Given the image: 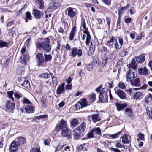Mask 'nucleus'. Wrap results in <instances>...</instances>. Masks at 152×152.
<instances>
[{"instance_id": "1", "label": "nucleus", "mask_w": 152, "mask_h": 152, "mask_svg": "<svg viewBox=\"0 0 152 152\" xmlns=\"http://www.w3.org/2000/svg\"><path fill=\"white\" fill-rule=\"evenodd\" d=\"M35 45L36 48L39 50L47 52L51 50V48L50 45V39L48 37L37 39L35 42Z\"/></svg>"}, {"instance_id": "2", "label": "nucleus", "mask_w": 152, "mask_h": 152, "mask_svg": "<svg viewBox=\"0 0 152 152\" xmlns=\"http://www.w3.org/2000/svg\"><path fill=\"white\" fill-rule=\"evenodd\" d=\"M86 128V124L83 122L73 131V134L75 139L77 140L82 136Z\"/></svg>"}, {"instance_id": "3", "label": "nucleus", "mask_w": 152, "mask_h": 152, "mask_svg": "<svg viewBox=\"0 0 152 152\" xmlns=\"http://www.w3.org/2000/svg\"><path fill=\"white\" fill-rule=\"evenodd\" d=\"M41 78L47 79L49 78L50 77L52 79V83L53 86H56L58 84L56 78L52 73H45L41 74L39 76Z\"/></svg>"}, {"instance_id": "4", "label": "nucleus", "mask_w": 152, "mask_h": 152, "mask_svg": "<svg viewBox=\"0 0 152 152\" xmlns=\"http://www.w3.org/2000/svg\"><path fill=\"white\" fill-rule=\"evenodd\" d=\"M107 90V88H104L100 91L99 99V101L103 102H107L108 98Z\"/></svg>"}, {"instance_id": "5", "label": "nucleus", "mask_w": 152, "mask_h": 152, "mask_svg": "<svg viewBox=\"0 0 152 152\" xmlns=\"http://www.w3.org/2000/svg\"><path fill=\"white\" fill-rule=\"evenodd\" d=\"M82 54V50L81 49L77 48H74L72 49L70 56L72 58H75L77 56L78 57H80Z\"/></svg>"}, {"instance_id": "6", "label": "nucleus", "mask_w": 152, "mask_h": 152, "mask_svg": "<svg viewBox=\"0 0 152 152\" xmlns=\"http://www.w3.org/2000/svg\"><path fill=\"white\" fill-rule=\"evenodd\" d=\"M67 15L70 18H73L76 16L77 14L76 10L74 8L69 7L66 10Z\"/></svg>"}, {"instance_id": "7", "label": "nucleus", "mask_w": 152, "mask_h": 152, "mask_svg": "<svg viewBox=\"0 0 152 152\" xmlns=\"http://www.w3.org/2000/svg\"><path fill=\"white\" fill-rule=\"evenodd\" d=\"M88 105L86 99L83 98L81 99V101L78 102L77 104H75V107L77 109H78L80 108L86 107Z\"/></svg>"}, {"instance_id": "8", "label": "nucleus", "mask_w": 152, "mask_h": 152, "mask_svg": "<svg viewBox=\"0 0 152 152\" xmlns=\"http://www.w3.org/2000/svg\"><path fill=\"white\" fill-rule=\"evenodd\" d=\"M137 76V74L132 70H129L126 76L127 81H131Z\"/></svg>"}, {"instance_id": "9", "label": "nucleus", "mask_w": 152, "mask_h": 152, "mask_svg": "<svg viewBox=\"0 0 152 152\" xmlns=\"http://www.w3.org/2000/svg\"><path fill=\"white\" fill-rule=\"evenodd\" d=\"M20 146V143L16 140L12 142L10 146L11 152H17L18 148Z\"/></svg>"}, {"instance_id": "10", "label": "nucleus", "mask_w": 152, "mask_h": 152, "mask_svg": "<svg viewBox=\"0 0 152 152\" xmlns=\"http://www.w3.org/2000/svg\"><path fill=\"white\" fill-rule=\"evenodd\" d=\"M61 134L62 137H66L67 139H70L71 137V132L68 128L61 130Z\"/></svg>"}, {"instance_id": "11", "label": "nucleus", "mask_w": 152, "mask_h": 152, "mask_svg": "<svg viewBox=\"0 0 152 152\" xmlns=\"http://www.w3.org/2000/svg\"><path fill=\"white\" fill-rule=\"evenodd\" d=\"M115 93L121 99H123L126 97V94L122 90L120 89H115Z\"/></svg>"}, {"instance_id": "12", "label": "nucleus", "mask_w": 152, "mask_h": 152, "mask_svg": "<svg viewBox=\"0 0 152 152\" xmlns=\"http://www.w3.org/2000/svg\"><path fill=\"white\" fill-rule=\"evenodd\" d=\"M58 6V3L56 2H53L50 4V6L47 9V12H51L53 10L56 9Z\"/></svg>"}, {"instance_id": "13", "label": "nucleus", "mask_w": 152, "mask_h": 152, "mask_svg": "<svg viewBox=\"0 0 152 152\" xmlns=\"http://www.w3.org/2000/svg\"><path fill=\"white\" fill-rule=\"evenodd\" d=\"M36 57L38 61L39 65H41L44 63V58L42 54L40 53H38L37 54Z\"/></svg>"}, {"instance_id": "14", "label": "nucleus", "mask_w": 152, "mask_h": 152, "mask_svg": "<svg viewBox=\"0 0 152 152\" xmlns=\"http://www.w3.org/2000/svg\"><path fill=\"white\" fill-rule=\"evenodd\" d=\"M65 84L63 83L59 86L56 90V93L58 95L64 94L65 92L64 86Z\"/></svg>"}, {"instance_id": "15", "label": "nucleus", "mask_w": 152, "mask_h": 152, "mask_svg": "<svg viewBox=\"0 0 152 152\" xmlns=\"http://www.w3.org/2000/svg\"><path fill=\"white\" fill-rule=\"evenodd\" d=\"M15 107V103H11L10 101H8L6 104V110L11 111L14 109Z\"/></svg>"}, {"instance_id": "16", "label": "nucleus", "mask_w": 152, "mask_h": 152, "mask_svg": "<svg viewBox=\"0 0 152 152\" xmlns=\"http://www.w3.org/2000/svg\"><path fill=\"white\" fill-rule=\"evenodd\" d=\"M130 82L132 86L136 87L140 86V81L139 78H136Z\"/></svg>"}, {"instance_id": "17", "label": "nucleus", "mask_w": 152, "mask_h": 152, "mask_svg": "<svg viewBox=\"0 0 152 152\" xmlns=\"http://www.w3.org/2000/svg\"><path fill=\"white\" fill-rule=\"evenodd\" d=\"M91 117V119L94 123H95L101 119V118L99 114L98 113L93 114L92 115Z\"/></svg>"}, {"instance_id": "18", "label": "nucleus", "mask_w": 152, "mask_h": 152, "mask_svg": "<svg viewBox=\"0 0 152 152\" xmlns=\"http://www.w3.org/2000/svg\"><path fill=\"white\" fill-rule=\"evenodd\" d=\"M33 15L37 18L40 19L42 15V12L36 9L33 10Z\"/></svg>"}, {"instance_id": "19", "label": "nucleus", "mask_w": 152, "mask_h": 152, "mask_svg": "<svg viewBox=\"0 0 152 152\" xmlns=\"http://www.w3.org/2000/svg\"><path fill=\"white\" fill-rule=\"evenodd\" d=\"M77 31V28L75 26H74L72 29L70 33V35L69 37L70 40H72L74 37L75 33Z\"/></svg>"}, {"instance_id": "20", "label": "nucleus", "mask_w": 152, "mask_h": 152, "mask_svg": "<svg viewBox=\"0 0 152 152\" xmlns=\"http://www.w3.org/2000/svg\"><path fill=\"white\" fill-rule=\"evenodd\" d=\"M25 110L27 113H33L34 109L31 105H26L25 107Z\"/></svg>"}, {"instance_id": "21", "label": "nucleus", "mask_w": 152, "mask_h": 152, "mask_svg": "<svg viewBox=\"0 0 152 152\" xmlns=\"http://www.w3.org/2000/svg\"><path fill=\"white\" fill-rule=\"evenodd\" d=\"M58 124L60 126L61 130L67 128L66 122L63 119L58 122Z\"/></svg>"}, {"instance_id": "22", "label": "nucleus", "mask_w": 152, "mask_h": 152, "mask_svg": "<svg viewBox=\"0 0 152 152\" xmlns=\"http://www.w3.org/2000/svg\"><path fill=\"white\" fill-rule=\"evenodd\" d=\"M83 32L87 35L86 43L87 45L89 46L90 42L91 41V36L87 31H84Z\"/></svg>"}, {"instance_id": "23", "label": "nucleus", "mask_w": 152, "mask_h": 152, "mask_svg": "<svg viewBox=\"0 0 152 152\" xmlns=\"http://www.w3.org/2000/svg\"><path fill=\"white\" fill-rule=\"evenodd\" d=\"M129 67L130 68L135 69L137 68V65L135 59L134 58L132 59L131 61V63L129 64Z\"/></svg>"}, {"instance_id": "24", "label": "nucleus", "mask_w": 152, "mask_h": 152, "mask_svg": "<svg viewBox=\"0 0 152 152\" xmlns=\"http://www.w3.org/2000/svg\"><path fill=\"white\" fill-rule=\"evenodd\" d=\"M135 58L137 62L142 63L145 60V54H143L139 56L136 57Z\"/></svg>"}, {"instance_id": "25", "label": "nucleus", "mask_w": 152, "mask_h": 152, "mask_svg": "<svg viewBox=\"0 0 152 152\" xmlns=\"http://www.w3.org/2000/svg\"><path fill=\"white\" fill-rule=\"evenodd\" d=\"M139 73L141 75H146L148 73V69L145 67L143 68H141L139 69Z\"/></svg>"}, {"instance_id": "26", "label": "nucleus", "mask_w": 152, "mask_h": 152, "mask_svg": "<svg viewBox=\"0 0 152 152\" xmlns=\"http://www.w3.org/2000/svg\"><path fill=\"white\" fill-rule=\"evenodd\" d=\"M124 112L129 117H132L133 116V111L130 108H126Z\"/></svg>"}, {"instance_id": "27", "label": "nucleus", "mask_w": 152, "mask_h": 152, "mask_svg": "<svg viewBox=\"0 0 152 152\" xmlns=\"http://www.w3.org/2000/svg\"><path fill=\"white\" fill-rule=\"evenodd\" d=\"M115 105L118 111L122 110L126 106V104H121L118 103H116Z\"/></svg>"}, {"instance_id": "28", "label": "nucleus", "mask_w": 152, "mask_h": 152, "mask_svg": "<svg viewBox=\"0 0 152 152\" xmlns=\"http://www.w3.org/2000/svg\"><path fill=\"white\" fill-rule=\"evenodd\" d=\"M29 57L27 55H23L21 57L20 62L23 64H26L27 62Z\"/></svg>"}, {"instance_id": "29", "label": "nucleus", "mask_w": 152, "mask_h": 152, "mask_svg": "<svg viewBox=\"0 0 152 152\" xmlns=\"http://www.w3.org/2000/svg\"><path fill=\"white\" fill-rule=\"evenodd\" d=\"M123 143L124 144L129 143V141L128 139V135L127 134H124L121 137Z\"/></svg>"}, {"instance_id": "30", "label": "nucleus", "mask_w": 152, "mask_h": 152, "mask_svg": "<svg viewBox=\"0 0 152 152\" xmlns=\"http://www.w3.org/2000/svg\"><path fill=\"white\" fill-rule=\"evenodd\" d=\"M129 53V50L127 49H126L121 51L119 55L121 57H124L127 55Z\"/></svg>"}, {"instance_id": "31", "label": "nucleus", "mask_w": 152, "mask_h": 152, "mask_svg": "<svg viewBox=\"0 0 152 152\" xmlns=\"http://www.w3.org/2000/svg\"><path fill=\"white\" fill-rule=\"evenodd\" d=\"M146 103L149 104H152V96L150 94L149 96H147L145 99Z\"/></svg>"}, {"instance_id": "32", "label": "nucleus", "mask_w": 152, "mask_h": 152, "mask_svg": "<svg viewBox=\"0 0 152 152\" xmlns=\"http://www.w3.org/2000/svg\"><path fill=\"white\" fill-rule=\"evenodd\" d=\"M44 62L50 61L52 59V56L50 54H44Z\"/></svg>"}, {"instance_id": "33", "label": "nucleus", "mask_w": 152, "mask_h": 152, "mask_svg": "<svg viewBox=\"0 0 152 152\" xmlns=\"http://www.w3.org/2000/svg\"><path fill=\"white\" fill-rule=\"evenodd\" d=\"M146 113L148 114L150 118L152 119V108L147 107L146 109Z\"/></svg>"}, {"instance_id": "34", "label": "nucleus", "mask_w": 152, "mask_h": 152, "mask_svg": "<svg viewBox=\"0 0 152 152\" xmlns=\"http://www.w3.org/2000/svg\"><path fill=\"white\" fill-rule=\"evenodd\" d=\"M142 96V94L141 92H137L134 94V99H140Z\"/></svg>"}, {"instance_id": "35", "label": "nucleus", "mask_w": 152, "mask_h": 152, "mask_svg": "<svg viewBox=\"0 0 152 152\" xmlns=\"http://www.w3.org/2000/svg\"><path fill=\"white\" fill-rule=\"evenodd\" d=\"M15 140L18 142L19 141L20 143L22 144H24L26 142V138L22 137H20L18 138H17Z\"/></svg>"}, {"instance_id": "36", "label": "nucleus", "mask_w": 152, "mask_h": 152, "mask_svg": "<svg viewBox=\"0 0 152 152\" xmlns=\"http://www.w3.org/2000/svg\"><path fill=\"white\" fill-rule=\"evenodd\" d=\"M93 132L96 134L100 135L101 134V130L99 127L94 128L92 129Z\"/></svg>"}, {"instance_id": "37", "label": "nucleus", "mask_w": 152, "mask_h": 152, "mask_svg": "<svg viewBox=\"0 0 152 152\" xmlns=\"http://www.w3.org/2000/svg\"><path fill=\"white\" fill-rule=\"evenodd\" d=\"M21 85L22 86L26 88L29 89L30 88L29 82L28 80L25 81Z\"/></svg>"}, {"instance_id": "38", "label": "nucleus", "mask_w": 152, "mask_h": 152, "mask_svg": "<svg viewBox=\"0 0 152 152\" xmlns=\"http://www.w3.org/2000/svg\"><path fill=\"white\" fill-rule=\"evenodd\" d=\"M38 2L39 7V8L40 9L43 10L44 9V2L43 0H37Z\"/></svg>"}, {"instance_id": "39", "label": "nucleus", "mask_w": 152, "mask_h": 152, "mask_svg": "<svg viewBox=\"0 0 152 152\" xmlns=\"http://www.w3.org/2000/svg\"><path fill=\"white\" fill-rule=\"evenodd\" d=\"M137 136L138 138L137 139V140L139 141L140 140H144V135L143 134H142L139 133L137 134Z\"/></svg>"}, {"instance_id": "40", "label": "nucleus", "mask_w": 152, "mask_h": 152, "mask_svg": "<svg viewBox=\"0 0 152 152\" xmlns=\"http://www.w3.org/2000/svg\"><path fill=\"white\" fill-rule=\"evenodd\" d=\"M8 43L2 40L0 41V48H2L4 47H8Z\"/></svg>"}, {"instance_id": "41", "label": "nucleus", "mask_w": 152, "mask_h": 152, "mask_svg": "<svg viewBox=\"0 0 152 152\" xmlns=\"http://www.w3.org/2000/svg\"><path fill=\"white\" fill-rule=\"evenodd\" d=\"M78 124V120L74 119L71 122L70 125L72 126H74L77 125Z\"/></svg>"}, {"instance_id": "42", "label": "nucleus", "mask_w": 152, "mask_h": 152, "mask_svg": "<svg viewBox=\"0 0 152 152\" xmlns=\"http://www.w3.org/2000/svg\"><path fill=\"white\" fill-rule=\"evenodd\" d=\"M94 48L91 45L90 48V49L88 52V55L90 56H91L94 53Z\"/></svg>"}, {"instance_id": "43", "label": "nucleus", "mask_w": 152, "mask_h": 152, "mask_svg": "<svg viewBox=\"0 0 152 152\" xmlns=\"http://www.w3.org/2000/svg\"><path fill=\"white\" fill-rule=\"evenodd\" d=\"M108 60V58L106 57H104L103 58L102 61V66L103 67L107 64Z\"/></svg>"}, {"instance_id": "44", "label": "nucleus", "mask_w": 152, "mask_h": 152, "mask_svg": "<svg viewBox=\"0 0 152 152\" xmlns=\"http://www.w3.org/2000/svg\"><path fill=\"white\" fill-rule=\"evenodd\" d=\"M122 133V132L120 131L117 133L112 135H110L109 136L113 139H115L118 137V135Z\"/></svg>"}, {"instance_id": "45", "label": "nucleus", "mask_w": 152, "mask_h": 152, "mask_svg": "<svg viewBox=\"0 0 152 152\" xmlns=\"http://www.w3.org/2000/svg\"><path fill=\"white\" fill-rule=\"evenodd\" d=\"M122 45L119 44L116 40L115 43L114 47L117 50L120 49L122 47Z\"/></svg>"}, {"instance_id": "46", "label": "nucleus", "mask_w": 152, "mask_h": 152, "mask_svg": "<svg viewBox=\"0 0 152 152\" xmlns=\"http://www.w3.org/2000/svg\"><path fill=\"white\" fill-rule=\"evenodd\" d=\"M118 86L119 88L122 89H125L126 88L125 84L122 82H120L118 83Z\"/></svg>"}, {"instance_id": "47", "label": "nucleus", "mask_w": 152, "mask_h": 152, "mask_svg": "<svg viewBox=\"0 0 152 152\" xmlns=\"http://www.w3.org/2000/svg\"><path fill=\"white\" fill-rule=\"evenodd\" d=\"M22 102L23 104H31V102L27 98L24 97L23 100Z\"/></svg>"}, {"instance_id": "48", "label": "nucleus", "mask_w": 152, "mask_h": 152, "mask_svg": "<svg viewBox=\"0 0 152 152\" xmlns=\"http://www.w3.org/2000/svg\"><path fill=\"white\" fill-rule=\"evenodd\" d=\"M7 94L9 97L13 101H14V98L12 96L13 94V92L12 91H8L7 92Z\"/></svg>"}, {"instance_id": "49", "label": "nucleus", "mask_w": 152, "mask_h": 152, "mask_svg": "<svg viewBox=\"0 0 152 152\" xmlns=\"http://www.w3.org/2000/svg\"><path fill=\"white\" fill-rule=\"evenodd\" d=\"M14 95L15 97L18 99H20L22 96V94L21 93L18 94L17 93H16L14 94Z\"/></svg>"}, {"instance_id": "50", "label": "nucleus", "mask_w": 152, "mask_h": 152, "mask_svg": "<svg viewBox=\"0 0 152 152\" xmlns=\"http://www.w3.org/2000/svg\"><path fill=\"white\" fill-rule=\"evenodd\" d=\"M106 22L108 25V27L109 28H110V23L111 21V18L108 17H106Z\"/></svg>"}, {"instance_id": "51", "label": "nucleus", "mask_w": 152, "mask_h": 152, "mask_svg": "<svg viewBox=\"0 0 152 152\" xmlns=\"http://www.w3.org/2000/svg\"><path fill=\"white\" fill-rule=\"evenodd\" d=\"M96 95L95 93H93L90 95V98L91 101L93 102L96 99Z\"/></svg>"}, {"instance_id": "52", "label": "nucleus", "mask_w": 152, "mask_h": 152, "mask_svg": "<svg viewBox=\"0 0 152 152\" xmlns=\"http://www.w3.org/2000/svg\"><path fill=\"white\" fill-rule=\"evenodd\" d=\"M93 66L92 64H89L87 66V69L89 71H91L93 68Z\"/></svg>"}, {"instance_id": "53", "label": "nucleus", "mask_w": 152, "mask_h": 152, "mask_svg": "<svg viewBox=\"0 0 152 152\" xmlns=\"http://www.w3.org/2000/svg\"><path fill=\"white\" fill-rule=\"evenodd\" d=\"M26 18L29 19V20L31 19L32 16L29 12H28L26 13Z\"/></svg>"}, {"instance_id": "54", "label": "nucleus", "mask_w": 152, "mask_h": 152, "mask_svg": "<svg viewBox=\"0 0 152 152\" xmlns=\"http://www.w3.org/2000/svg\"><path fill=\"white\" fill-rule=\"evenodd\" d=\"M107 97H108V96L109 95L110 99H113V97L112 96L110 90V89L107 90Z\"/></svg>"}, {"instance_id": "55", "label": "nucleus", "mask_w": 152, "mask_h": 152, "mask_svg": "<svg viewBox=\"0 0 152 152\" xmlns=\"http://www.w3.org/2000/svg\"><path fill=\"white\" fill-rule=\"evenodd\" d=\"M93 132L91 130L87 134L88 137L89 138H92L94 137Z\"/></svg>"}, {"instance_id": "56", "label": "nucleus", "mask_w": 152, "mask_h": 152, "mask_svg": "<svg viewBox=\"0 0 152 152\" xmlns=\"http://www.w3.org/2000/svg\"><path fill=\"white\" fill-rule=\"evenodd\" d=\"M13 21L12 20L10 21H7V26L10 27L13 24Z\"/></svg>"}, {"instance_id": "57", "label": "nucleus", "mask_w": 152, "mask_h": 152, "mask_svg": "<svg viewBox=\"0 0 152 152\" xmlns=\"http://www.w3.org/2000/svg\"><path fill=\"white\" fill-rule=\"evenodd\" d=\"M82 26L83 28L85 30V31H87V28L86 27V24L84 20H83L82 21Z\"/></svg>"}, {"instance_id": "58", "label": "nucleus", "mask_w": 152, "mask_h": 152, "mask_svg": "<svg viewBox=\"0 0 152 152\" xmlns=\"http://www.w3.org/2000/svg\"><path fill=\"white\" fill-rule=\"evenodd\" d=\"M132 21V19L131 18L129 17L126 18L125 20V22L126 23H129Z\"/></svg>"}, {"instance_id": "59", "label": "nucleus", "mask_w": 152, "mask_h": 152, "mask_svg": "<svg viewBox=\"0 0 152 152\" xmlns=\"http://www.w3.org/2000/svg\"><path fill=\"white\" fill-rule=\"evenodd\" d=\"M47 117V115H40L39 116H37L36 117V118L38 119H40L42 118H45Z\"/></svg>"}, {"instance_id": "60", "label": "nucleus", "mask_w": 152, "mask_h": 152, "mask_svg": "<svg viewBox=\"0 0 152 152\" xmlns=\"http://www.w3.org/2000/svg\"><path fill=\"white\" fill-rule=\"evenodd\" d=\"M31 39V37H29V38H28L26 41L25 42V45H26L27 46H28L29 45V42L30 41Z\"/></svg>"}, {"instance_id": "61", "label": "nucleus", "mask_w": 152, "mask_h": 152, "mask_svg": "<svg viewBox=\"0 0 152 152\" xmlns=\"http://www.w3.org/2000/svg\"><path fill=\"white\" fill-rule=\"evenodd\" d=\"M115 40V38L114 37L112 36L110 37V40H108L107 42H109V43H113V42Z\"/></svg>"}, {"instance_id": "62", "label": "nucleus", "mask_w": 152, "mask_h": 152, "mask_svg": "<svg viewBox=\"0 0 152 152\" xmlns=\"http://www.w3.org/2000/svg\"><path fill=\"white\" fill-rule=\"evenodd\" d=\"M30 152H41L38 148H34L30 151Z\"/></svg>"}, {"instance_id": "63", "label": "nucleus", "mask_w": 152, "mask_h": 152, "mask_svg": "<svg viewBox=\"0 0 152 152\" xmlns=\"http://www.w3.org/2000/svg\"><path fill=\"white\" fill-rule=\"evenodd\" d=\"M102 1L106 4L109 5L110 4L111 0H102Z\"/></svg>"}, {"instance_id": "64", "label": "nucleus", "mask_w": 152, "mask_h": 152, "mask_svg": "<svg viewBox=\"0 0 152 152\" xmlns=\"http://www.w3.org/2000/svg\"><path fill=\"white\" fill-rule=\"evenodd\" d=\"M72 85H66L65 86V88L67 90H70L72 89Z\"/></svg>"}]
</instances>
